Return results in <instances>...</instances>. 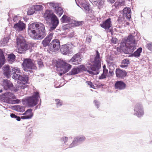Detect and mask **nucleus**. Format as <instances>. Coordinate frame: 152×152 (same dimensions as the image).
<instances>
[{
  "instance_id": "11",
  "label": "nucleus",
  "mask_w": 152,
  "mask_h": 152,
  "mask_svg": "<svg viewBox=\"0 0 152 152\" xmlns=\"http://www.w3.org/2000/svg\"><path fill=\"white\" fill-rule=\"evenodd\" d=\"M72 46L71 43H68L62 45L60 49L61 53L64 55L71 54L72 53Z\"/></svg>"
},
{
  "instance_id": "19",
  "label": "nucleus",
  "mask_w": 152,
  "mask_h": 152,
  "mask_svg": "<svg viewBox=\"0 0 152 152\" xmlns=\"http://www.w3.org/2000/svg\"><path fill=\"white\" fill-rule=\"evenodd\" d=\"M3 97L7 100V102H10L11 99H15L16 96L13 93L10 92H7L3 94Z\"/></svg>"
},
{
  "instance_id": "31",
  "label": "nucleus",
  "mask_w": 152,
  "mask_h": 152,
  "mask_svg": "<svg viewBox=\"0 0 152 152\" xmlns=\"http://www.w3.org/2000/svg\"><path fill=\"white\" fill-rule=\"evenodd\" d=\"M130 63L128 59H125L122 60L121 64L120 65V67L122 68H126L128 67V65Z\"/></svg>"
},
{
  "instance_id": "52",
  "label": "nucleus",
  "mask_w": 152,
  "mask_h": 152,
  "mask_svg": "<svg viewBox=\"0 0 152 152\" xmlns=\"http://www.w3.org/2000/svg\"><path fill=\"white\" fill-rule=\"evenodd\" d=\"M17 115H15L14 113H11L10 114V117L11 118H15L16 117Z\"/></svg>"
},
{
  "instance_id": "40",
  "label": "nucleus",
  "mask_w": 152,
  "mask_h": 152,
  "mask_svg": "<svg viewBox=\"0 0 152 152\" xmlns=\"http://www.w3.org/2000/svg\"><path fill=\"white\" fill-rule=\"evenodd\" d=\"M43 7L41 5H36L34 6V9L35 11H40L42 10Z\"/></svg>"
},
{
  "instance_id": "2",
  "label": "nucleus",
  "mask_w": 152,
  "mask_h": 152,
  "mask_svg": "<svg viewBox=\"0 0 152 152\" xmlns=\"http://www.w3.org/2000/svg\"><path fill=\"white\" fill-rule=\"evenodd\" d=\"M134 37L135 36L130 34L121 42L120 47L121 49L125 50V53H131L136 49L137 43Z\"/></svg>"
},
{
  "instance_id": "30",
  "label": "nucleus",
  "mask_w": 152,
  "mask_h": 152,
  "mask_svg": "<svg viewBox=\"0 0 152 152\" xmlns=\"http://www.w3.org/2000/svg\"><path fill=\"white\" fill-rule=\"evenodd\" d=\"M142 48L141 47L139 48L134 53H132L131 56L135 57H140V53L142 52Z\"/></svg>"
},
{
  "instance_id": "21",
  "label": "nucleus",
  "mask_w": 152,
  "mask_h": 152,
  "mask_svg": "<svg viewBox=\"0 0 152 152\" xmlns=\"http://www.w3.org/2000/svg\"><path fill=\"white\" fill-rule=\"evenodd\" d=\"M115 89L119 90L125 89L126 87V84L122 81H118L116 82L115 84Z\"/></svg>"
},
{
  "instance_id": "29",
  "label": "nucleus",
  "mask_w": 152,
  "mask_h": 152,
  "mask_svg": "<svg viewBox=\"0 0 152 152\" xmlns=\"http://www.w3.org/2000/svg\"><path fill=\"white\" fill-rule=\"evenodd\" d=\"M51 42L52 43V44H53L54 46L58 51L60 48V42L59 40L58 39H54Z\"/></svg>"
},
{
  "instance_id": "54",
  "label": "nucleus",
  "mask_w": 152,
  "mask_h": 152,
  "mask_svg": "<svg viewBox=\"0 0 152 152\" xmlns=\"http://www.w3.org/2000/svg\"><path fill=\"white\" fill-rule=\"evenodd\" d=\"M32 128L31 127H30L28 128V131L30 132V133H31L32 132Z\"/></svg>"
},
{
  "instance_id": "48",
  "label": "nucleus",
  "mask_w": 152,
  "mask_h": 152,
  "mask_svg": "<svg viewBox=\"0 0 152 152\" xmlns=\"http://www.w3.org/2000/svg\"><path fill=\"white\" fill-rule=\"evenodd\" d=\"M86 83L88 85L90 86V88H94V86L91 82L90 81H86Z\"/></svg>"
},
{
  "instance_id": "6",
  "label": "nucleus",
  "mask_w": 152,
  "mask_h": 152,
  "mask_svg": "<svg viewBox=\"0 0 152 152\" xmlns=\"http://www.w3.org/2000/svg\"><path fill=\"white\" fill-rule=\"evenodd\" d=\"M39 98V93L38 92H34L32 96L27 97L23 102L29 107H32L37 104Z\"/></svg>"
},
{
  "instance_id": "14",
  "label": "nucleus",
  "mask_w": 152,
  "mask_h": 152,
  "mask_svg": "<svg viewBox=\"0 0 152 152\" xmlns=\"http://www.w3.org/2000/svg\"><path fill=\"white\" fill-rule=\"evenodd\" d=\"M50 20V29L51 30H53L56 28L59 24V20L56 15L54 16L53 17H52Z\"/></svg>"
},
{
  "instance_id": "24",
  "label": "nucleus",
  "mask_w": 152,
  "mask_h": 152,
  "mask_svg": "<svg viewBox=\"0 0 152 152\" xmlns=\"http://www.w3.org/2000/svg\"><path fill=\"white\" fill-rule=\"evenodd\" d=\"M3 73L6 77L9 78L10 76L11 70L9 65H5L3 67Z\"/></svg>"
},
{
  "instance_id": "26",
  "label": "nucleus",
  "mask_w": 152,
  "mask_h": 152,
  "mask_svg": "<svg viewBox=\"0 0 152 152\" xmlns=\"http://www.w3.org/2000/svg\"><path fill=\"white\" fill-rule=\"evenodd\" d=\"M43 5L45 7L47 6L49 8L53 9L54 10L59 6L58 4L55 3L54 2L48 3L46 4H43Z\"/></svg>"
},
{
  "instance_id": "8",
  "label": "nucleus",
  "mask_w": 152,
  "mask_h": 152,
  "mask_svg": "<svg viewBox=\"0 0 152 152\" xmlns=\"http://www.w3.org/2000/svg\"><path fill=\"white\" fill-rule=\"evenodd\" d=\"M23 66V69L24 71L29 72L30 73H32L33 71L30 69H35L37 68L36 66L33 64L31 59L26 58L24 59L23 62L22 64Z\"/></svg>"
},
{
  "instance_id": "25",
  "label": "nucleus",
  "mask_w": 152,
  "mask_h": 152,
  "mask_svg": "<svg viewBox=\"0 0 152 152\" xmlns=\"http://www.w3.org/2000/svg\"><path fill=\"white\" fill-rule=\"evenodd\" d=\"M93 4L98 6L99 9L103 7L104 6L105 0H93Z\"/></svg>"
},
{
  "instance_id": "46",
  "label": "nucleus",
  "mask_w": 152,
  "mask_h": 152,
  "mask_svg": "<svg viewBox=\"0 0 152 152\" xmlns=\"http://www.w3.org/2000/svg\"><path fill=\"white\" fill-rule=\"evenodd\" d=\"M92 36L91 35L88 36L86 38V42L88 43H90L91 42Z\"/></svg>"
},
{
  "instance_id": "23",
  "label": "nucleus",
  "mask_w": 152,
  "mask_h": 152,
  "mask_svg": "<svg viewBox=\"0 0 152 152\" xmlns=\"http://www.w3.org/2000/svg\"><path fill=\"white\" fill-rule=\"evenodd\" d=\"M56 15L53 12L50 10H46L43 15L44 18L46 20L50 19L52 17H53Z\"/></svg>"
},
{
  "instance_id": "61",
  "label": "nucleus",
  "mask_w": 152,
  "mask_h": 152,
  "mask_svg": "<svg viewBox=\"0 0 152 152\" xmlns=\"http://www.w3.org/2000/svg\"><path fill=\"white\" fill-rule=\"evenodd\" d=\"M118 22L120 23H121V21H120V19L119 18L118 19Z\"/></svg>"
},
{
  "instance_id": "28",
  "label": "nucleus",
  "mask_w": 152,
  "mask_h": 152,
  "mask_svg": "<svg viewBox=\"0 0 152 152\" xmlns=\"http://www.w3.org/2000/svg\"><path fill=\"white\" fill-rule=\"evenodd\" d=\"M48 50L51 54H54L58 52L54 46L51 42L48 45Z\"/></svg>"
},
{
  "instance_id": "58",
  "label": "nucleus",
  "mask_w": 152,
  "mask_h": 152,
  "mask_svg": "<svg viewBox=\"0 0 152 152\" xmlns=\"http://www.w3.org/2000/svg\"><path fill=\"white\" fill-rule=\"evenodd\" d=\"M109 73L111 75H112L113 74H114L113 72V71H109Z\"/></svg>"
},
{
  "instance_id": "5",
  "label": "nucleus",
  "mask_w": 152,
  "mask_h": 152,
  "mask_svg": "<svg viewBox=\"0 0 152 152\" xmlns=\"http://www.w3.org/2000/svg\"><path fill=\"white\" fill-rule=\"evenodd\" d=\"M96 56L95 57L94 63L93 64H88V67L91 70H92L94 75H96L99 73V70L101 67V62L99 60V54L97 50L96 51Z\"/></svg>"
},
{
  "instance_id": "34",
  "label": "nucleus",
  "mask_w": 152,
  "mask_h": 152,
  "mask_svg": "<svg viewBox=\"0 0 152 152\" xmlns=\"http://www.w3.org/2000/svg\"><path fill=\"white\" fill-rule=\"evenodd\" d=\"M65 63V62L62 60L58 61L57 62V64L56 65V67L58 68H60V70L62 71V69Z\"/></svg>"
},
{
  "instance_id": "27",
  "label": "nucleus",
  "mask_w": 152,
  "mask_h": 152,
  "mask_svg": "<svg viewBox=\"0 0 152 152\" xmlns=\"http://www.w3.org/2000/svg\"><path fill=\"white\" fill-rule=\"evenodd\" d=\"M80 5V7L82 10H83V9L85 12L86 13L90 11V6L88 3L87 2L81 3Z\"/></svg>"
},
{
  "instance_id": "13",
  "label": "nucleus",
  "mask_w": 152,
  "mask_h": 152,
  "mask_svg": "<svg viewBox=\"0 0 152 152\" xmlns=\"http://www.w3.org/2000/svg\"><path fill=\"white\" fill-rule=\"evenodd\" d=\"M32 109H28L23 114V115H25L28 114V115L25 116H23L21 117L17 115L15 118H16V120L18 121H20L21 119H30L32 116Z\"/></svg>"
},
{
  "instance_id": "22",
  "label": "nucleus",
  "mask_w": 152,
  "mask_h": 152,
  "mask_svg": "<svg viewBox=\"0 0 152 152\" xmlns=\"http://www.w3.org/2000/svg\"><path fill=\"white\" fill-rule=\"evenodd\" d=\"M123 16L124 18L129 19L131 18V10L129 8L126 7L123 10Z\"/></svg>"
},
{
  "instance_id": "3",
  "label": "nucleus",
  "mask_w": 152,
  "mask_h": 152,
  "mask_svg": "<svg viewBox=\"0 0 152 152\" xmlns=\"http://www.w3.org/2000/svg\"><path fill=\"white\" fill-rule=\"evenodd\" d=\"M71 137H63L61 138L60 141L62 144L63 146L66 147V148H71L76 146L83 142L86 139L85 137L83 135H80L75 137L72 142L70 143L69 140H71Z\"/></svg>"
},
{
  "instance_id": "64",
  "label": "nucleus",
  "mask_w": 152,
  "mask_h": 152,
  "mask_svg": "<svg viewBox=\"0 0 152 152\" xmlns=\"http://www.w3.org/2000/svg\"><path fill=\"white\" fill-rule=\"evenodd\" d=\"M2 91H3L2 89H1L0 90V93H1L2 92Z\"/></svg>"
},
{
  "instance_id": "12",
  "label": "nucleus",
  "mask_w": 152,
  "mask_h": 152,
  "mask_svg": "<svg viewBox=\"0 0 152 152\" xmlns=\"http://www.w3.org/2000/svg\"><path fill=\"white\" fill-rule=\"evenodd\" d=\"M82 58V56L80 53H78L75 54L71 59L70 60L69 62L74 65H77L80 64L81 62L80 59Z\"/></svg>"
},
{
  "instance_id": "57",
  "label": "nucleus",
  "mask_w": 152,
  "mask_h": 152,
  "mask_svg": "<svg viewBox=\"0 0 152 152\" xmlns=\"http://www.w3.org/2000/svg\"><path fill=\"white\" fill-rule=\"evenodd\" d=\"M107 1L111 3H113L115 0H107Z\"/></svg>"
},
{
  "instance_id": "17",
  "label": "nucleus",
  "mask_w": 152,
  "mask_h": 152,
  "mask_svg": "<svg viewBox=\"0 0 152 152\" xmlns=\"http://www.w3.org/2000/svg\"><path fill=\"white\" fill-rule=\"evenodd\" d=\"M25 27L26 24L20 20L15 24L14 26V28L18 31H23Z\"/></svg>"
},
{
  "instance_id": "44",
  "label": "nucleus",
  "mask_w": 152,
  "mask_h": 152,
  "mask_svg": "<svg viewBox=\"0 0 152 152\" xmlns=\"http://www.w3.org/2000/svg\"><path fill=\"white\" fill-rule=\"evenodd\" d=\"M83 23V21H75L74 24L75 26H78L82 25Z\"/></svg>"
},
{
  "instance_id": "18",
  "label": "nucleus",
  "mask_w": 152,
  "mask_h": 152,
  "mask_svg": "<svg viewBox=\"0 0 152 152\" xmlns=\"http://www.w3.org/2000/svg\"><path fill=\"white\" fill-rule=\"evenodd\" d=\"M115 74L116 77L120 79H122L126 76L127 72L125 70L117 68L115 70Z\"/></svg>"
},
{
  "instance_id": "7",
  "label": "nucleus",
  "mask_w": 152,
  "mask_h": 152,
  "mask_svg": "<svg viewBox=\"0 0 152 152\" xmlns=\"http://www.w3.org/2000/svg\"><path fill=\"white\" fill-rule=\"evenodd\" d=\"M83 71H84L90 74L93 75H94V74H96V73H94L92 70H91L88 68L87 65L86 67H85L84 65H81L76 67L73 68L71 71L68 73V74L69 75H75Z\"/></svg>"
},
{
  "instance_id": "62",
  "label": "nucleus",
  "mask_w": 152,
  "mask_h": 152,
  "mask_svg": "<svg viewBox=\"0 0 152 152\" xmlns=\"http://www.w3.org/2000/svg\"><path fill=\"white\" fill-rule=\"evenodd\" d=\"M20 107H20V106H18L16 107L18 109V108H19V109H20Z\"/></svg>"
},
{
  "instance_id": "20",
  "label": "nucleus",
  "mask_w": 152,
  "mask_h": 152,
  "mask_svg": "<svg viewBox=\"0 0 152 152\" xmlns=\"http://www.w3.org/2000/svg\"><path fill=\"white\" fill-rule=\"evenodd\" d=\"M53 33H51L47 36L42 42V44L44 47H48L49 43L53 37Z\"/></svg>"
},
{
  "instance_id": "10",
  "label": "nucleus",
  "mask_w": 152,
  "mask_h": 152,
  "mask_svg": "<svg viewBox=\"0 0 152 152\" xmlns=\"http://www.w3.org/2000/svg\"><path fill=\"white\" fill-rule=\"evenodd\" d=\"M134 110V115L138 117H141L144 114L143 107L140 103H138L135 105Z\"/></svg>"
},
{
  "instance_id": "4",
  "label": "nucleus",
  "mask_w": 152,
  "mask_h": 152,
  "mask_svg": "<svg viewBox=\"0 0 152 152\" xmlns=\"http://www.w3.org/2000/svg\"><path fill=\"white\" fill-rule=\"evenodd\" d=\"M20 70L18 68L16 67L13 68L12 69V74H13L12 78L14 79L18 80V82L20 84L25 85L28 81V77L26 75H20L18 74Z\"/></svg>"
},
{
  "instance_id": "9",
  "label": "nucleus",
  "mask_w": 152,
  "mask_h": 152,
  "mask_svg": "<svg viewBox=\"0 0 152 152\" xmlns=\"http://www.w3.org/2000/svg\"><path fill=\"white\" fill-rule=\"evenodd\" d=\"M16 41L17 46L19 51H24L28 49V45L26 43L22 36H18Z\"/></svg>"
},
{
  "instance_id": "47",
  "label": "nucleus",
  "mask_w": 152,
  "mask_h": 152,
  "mask_svg": "<svg viewBox=\"0 0 152 152\" xmlns=\"http://www.w3.org/2000/svg\"><path fill=\"white\" fill-rule=\"evenodd\" d=\"M146 47L150 51H152V43L147 45Z\"/></svg>"
},
{
  "instance_id": "55",
  "label": "nucleus",
  "mask_w": 152,
  "mask_h": 152,
  "mask_svg": "<svg viewBox=\"0 0 152 152\" xmlns=\"http://www.w3.org/2000/svg\"><path fill=\"white\" fill-rule=\"evenodd\" d=\"M120 2H116L115 4V7L118 6V5H121Z\"/></svg>"
},
{
  "instance_id": "36",
  "label": "nucleus",
  "mask_w": 152,
  "mask_h": 152,
  "mask_svg": "<svg viewBox=\"0 0 152 152\" xmlns=\"http://www.w3.org/2000/svg\"><path fill=\"white\" fill-rule=\"evenodd\" d=\"M5 60V58L3 53H1L0 54V69L4 64Z\"/></svg>"
},
{
  "instance_id": "59",
  "label": "nucleus",
  "mask_w": 152,
  "mask_h": 152,
  "mask_svg": "<svg viewBox=\"0 0 152 152\" xmlns=\"http://www.w3.org/2000/svg\"><path fill=\"white\" fill-rule=\"evenodd\" d=\"M18 90V89H17V88H16V89H13V91H14V92H16Z\"/></svg>"
},
{
  "instance_id": "42",
  "label": "nucleus",
  "mask_w": 152,
  "mask_h": 152,
  "mask_svg": "<svg viewBox=\"0 0 152 152\" xmlns=\"http://www.w3.org/2000/svg\"><path fill=\"white\" fill-rule=\"evenodd\" d=\"M34 10V8H31L27 12L28 15H33L35 12Z\"/></svg>"
},
{
  "instance_id": "53",
  "label": "nucleus",
  "mask_w": 152,
  "mask_h": 152,
  "mask_svg": "<svg viewBox=\"0 0 152 152\" xmlns=\"http://www.w3.org/2000/svg\"><path fill=\"white\" fill-rule=\"evenodd\" d=\"M24 85L22 86H20V87L21 89H24L26 87H27V86L26 85Z\"/></svg>"
},
{
  "instance_id": "56",
  "label": "nucleus",
  "mask_w": 152,
  "mask_h": 152,
  "mask_svg": "<svg viewBox=\"0 0 152 152\" xmlns=\"http://www.w3.org/2000/svg\"><path fill=\"white\" fill-rule=\"evenodd\" d=\"M103 71H104V70H106L107 71V72H108V70L107 69H106V66L104 65L103 66Z\"/></svg>"
},
{
  "instance_id": "50",
  "label": "nucleus",
  "mask_w": 152,
  "mask_h": 152,
  "mask_svg": "<svg viewBox=\"0 0 152 152\" xmlns=\"http://www.w3.org/2000/svg\"><path fill=\"white\" fill-rule=\"evenodd\" d=\"M13 103H14V104H16V103L18 104L20 102V100L19 99H16L15 100H13Z\"/></svg>"
},
{
  "instance_id": "32",
  "label": "nucleus",
  "mask_w": 152,
  "mask_h": 152,
  "mask_svg": "<svg viewBox=\"0 0 152 152\" xmlns=\"http://www.w3.org/2000/svg\"><path fill=\"white\" fill-rule=\"evenodd\" d=\"M72 66L65 62L63 66V67L62 68V70L63 69H64L63 70V73H65L66 72H68L71 68Z\"/></svg>"
},
{
  "instance_id": "39",
  "label": "nucleus",
  "mask_w": 152,
  "mask_h": 152,
  "mask_svg": "<svg viewBox=\"0 0 152 152\" xmlns=\"http://www.w3.org/2000/svg\"><path fill=\"white\" fill-rule=\"evenodd\" d=\"M55 101L57 108H59L63 104L62 101L60 99H56L55 100Z\"/></svg>"
},
{
  "instance_id": "60",
  "label": "nucleus",
  "mask_w": 152,
  "mask_h": 152,
  "mask_svg": "<svg viewBox=\"0 0 152 152\" xmlns=\"http://www.w3.org/2000/svg\"><path fill=\"white\" fill-rule=\"evenodd\" d=\"M67 26V25H66V26H64L63 27L64 29L65 30L67 29L68 28H66V27Z\"/></svg>"
},
{
  "instance_id": "37",
  "label": "nucleus",
  "mask_w": 152,
  "mask_h": 152,
  "mask_svg": "<svg viewBox=\"0 0 152 152\" xmlns=\"http://www.w3.org/2000/svg\"><path fill=\"white\" fill-rule=\"evenodd\" d=\"M9 39V37H4L1 41L0 42L2 45L5 46L8 42Z\"/></svg>"
},
{
  "instance_id": "43",
  "label": "nucleus",
  "mask_w": 152,
  "mask_h": 152,
  "mask_svg": "<svg viewBox=\"0 0 152 152\" xmlns=\"http://www.w3.org/2000/svg\"><path fill=\"white\" fill-rule=\"evenodd\" d=\"M37 62L39 67L41 68L44 66L43 62L41 59H38L37 60Z\"/></svg>"
},
{
  "instance_id": "38",
  "label": "nucleus",
  "mask_w": 152,
  "mask_h": 152,
  "mask_svg": "<svg viewBox=\"0 0 152 152\" xmlns=\"http://www.w3.org/2000/svg\"><path fill=\"white\" fill-rule=\"evenodd\" d=\"M107 73L108 72H107V71L104 70L102 73L99 77V79L102 80L105 78L107 77Z\"/></svg>"
},
{
  "instance_id": "63",
  "label": "nucleus",
  "mask_w": 152,
  "mask_h": 152,
  "mask_svg": "<svg viewBox=\"0 0 152 152\" xmlns=\"http://www.w3.org/2000/svg\"><path fill=\"white\" fill-rule=\"evenodd\" d=\"M63 74H64V73H63H63H60V76H61V75H63Z\"/></svg>"
},
{
  "instance_id": "45",
  "label": "nucleus",
  "mask_w": 152,
  "mask_h": 152,
  "mask_svg": "<svg viewBox=\"0 0 152 152\" xmlns=\"http://www.w3.org/2000/svg\"><path fill=\"white\" fill-rule=\"evenodd\" d=\"M94 102L96 107L97 108H98L99 107L100 104V102L97 100H95L94 101Z\"/></svg>"
},
{
  "instance_id": "15",
  "label": "nucleus",
  "mask_w": 152,
  "mask_h": 152,
  "mask_svg": "<svg viewBox=\"0 0 152 152\" xmlns=\"http://www.w3.org/2000/svg\"><path fill=\"white\" fill-rule=\"evenodd\" d=\"M2 85L4 89L6 90H11L13 85L12 83L7 79H4L2 81Z\"/></svg>"
},
{
  "instance_id": "35",
  "label": "nucleus",
  "mask_w": 152,
  "mask_h": 152,
  "mask_svg": "<svg viewBox=\"0 0 152 152\" xmlns=\"http://www.w3.org/2000/svg\"><path fill=\"white\" fill-rule=\"evenodd\" d=\"M54 12L56 14L60 17L63 14L64 10L61 7L58 6L57 8H56L54 10Z\"/></svg>"
},
{
  "instance_id": "49",
  "label": "nucleus",
  "mask_w": 152,
  "mask_h": 152,
  "mask_svg": "<svg viewBox=\"0 0 152 152\" xmlns=\"http://www.w3.org/2000/svg\"><path fill=\"white\" fill-rule=\"evenodd\" d=\"M117 40V39L113 37L111 39V42L112 43L115 44L116 43Z\"/></svg>"
},
{
  "instance_id": "1",
  "label": "nucleus",
  "mask_w": 152,
  "mask_h": 152,
  "mask_svg": "<svg viewBox=\"0 0 152 152\" xmlns=\"http://www.w3.org/2000/svg\"><path fill=\"white\" fill-rule=\"evenodd\" d=\"M28 32L30 37L35 40H41L47 35L45 26L40 22L31 24L28 26Z\"/></svg>"
},
{
  "instance_id": "51",
  "label": "nucleus",
  "mask_w": 152,
  "mask_h": 152,
  "mask_svg": "<svg viewBox=\"0 0 152 152\" xmlns=\"http://www.w3.org/2000/svg\"><path fill=\"white\" fill-rule=\"evenodd\" d=\"M18 19V17L17 15L15 16L13 18V20L15 22Z\"/></svg>"
},
{
  "instance_id": "33",
  "label": "nucleus",
  "mask_w": 152,
  "mask_h": 152,
  "mask_svg": "<svg viewBox=\"0 0 152 152\" xmlns=\"http://www.w3.org/2000/svg\"><path fill=\"white\" fill-rule=\"evenodd\" d=\"M70 17L64 15L61 18L60 21L62 23H68L70 22Z\"/></svg>"
},
{
  "instance_id": "16",
  "label": "nucleus",
  "mask_w": 152,
  "mask_h": 152,
  "mask_svg": "<svg viewBox=\"0 0 152 152\" xmlns=\"http://www.w3.org/2000/svg\"><path fill=\"white\" fill-rule=\"evenodd\" d=\"M111 19L109 18L104 21H103L102 23L100 24V26L102 28L105 30H108L112 26Z\"/></svg>"
},
{
  "instance_id": "41",
  "label": "nucleus",
  "mask_w": 152,
  "mask_h": 152,
  "mask_svg": "<svg viewBox=\"0 0 152 152\" xmlns=\"http://www.w3.org/2000/svg\"><path fill=\"white\" fill-rule=\"evenodd\" d=\"M15 58V55L13 53H11L8 56V60L10 61H14Z\"/></svg>"
}]
</instances>
